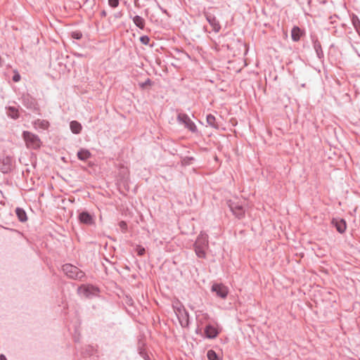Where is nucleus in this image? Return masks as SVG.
Masks as SVG:
<instances>
[{"mask_svg": "<svg viewBox=\"0 0 360 360\" xmlns=\"http://www.w3.org/2000/svg\"><path fill=\"white\" fill-rule=\"evenodd\" d=\"M208 248V236L205 233H200L195 243V252L200 258L206 257V250Z\"/></svg>", "mask_w": 360, "mask_h": 360, "instance_id": "f257e3e1", "label": "nucleus"}, {"mask_svg": "<svg viewBox=\"0 0 360 360\" xmlns=\"http://www.w3.org/2000/svg\"><path fill=\"white\" fill-rule=\"evenodd\" d=\"M63 271L68 277L72 279H81L84 276L83 271L70 264L63 265Z\"/></svg>", "mask_w": 360, "mask_h": 360, "instance_id": "f03ea898", "label": "nucleus"}, {"mask_svg": "<svg viewBox=\"0 0 360 360\" xmlns=\"http://www.w3.org/2000/svg\"><path fill=\"white\" fill-rule=\"evenodd\" d=\"M23 138L26 143V146L28 148H32V149H37L41 146V141L39 138L29 131H24L23 132Z\"/></svg>", "mask_w": 360, "mask_h": 360, "instance_id": "7ed1b4c3", "label": "nucleus"}, {"mask_svg": "<svg viewBox=\"0 0 360 360\" xmlns=\"http://www.w3.org/2000/svg\"><path fill=\"white\" fill-rule=\"evenodd\" d=\"M228 205L236 217L238 219H242L245 217V207L240 202L236 200H229Z\"/></svg>", "mask_w": 360, "mask_h": 360, "instance_id": "20e7f679", "label": "nucleus"}, {"mask_svg": "<svg viewBox=\"0 0 360 360\" xmlns=\"http://www.w3.org/2000/svg\"><path fill=\"white\" fill-rule=\"evenodd\" d=\"M177 120L179 123L184 124V127L193 133L198 131L197 127L190 117L185 113H179L177 115Z\"/></svg>", "mask_w": 360, "mask_h": 360, "instance_id": "39448f33", "label": "nucleus"}, {"mask_svg": "<svg viewBox=\"0 0 360 360\" xmlns=\"http://www.w3.org/2000/svg\"><path fill=\"white\" fill-rule=\"evenodd\" d=\"M212 290L216 292L217 295L222 299H225L229 293L228 288L221 283L213 284Z\"/></svg>", "mask_w": 360, "mask_h": 360, "instance_id": "423d86ee", "label": "nucleus"}, {"mask_svg": "<svg viewBox=\"0 0 360 360\" xmlns=\"http://www.w3.org/2000/svg\"><path fill=\"white\" fill-rule=\"evenodd\" d=\"M176 316L182 326H187L188 325V316L187 312L181 308H177L176 311Z\"/></svg>", "mask_w": 360, "mask_h": 360, "instance_id": "0eeeda50", "label": "nucleus"}, {"mask_svg": "<svg viewBox=\"0 0 360 360\" xmlns=\"http://www.w3.org/2000/svg\"><path fill=\"white\" fill-rule=\"evenodd\" d=\"M206 19L211 25V27H212L213 31H214L215 32H218L220 30V24L215 17L207 15Z\"/></svg>", "mask_w": 360, "mask_h": 360, "instance_id": "6e6552de", "label": "nucleus"}, {"mask_svg": "<svg viewBox=\"0 0 360 360\" xmlns=\"http://www.w3.org/2000/svg\"><path fill=\"white\" fill-rule=\"evenodd\" d=\"M79 221L82 223L86 224H91L94 222L93 218L91 215H90L88 212H83L79 214Z\"/></svg>", "mask_w": 360, "mask_h": 360, "instance_id": "1a4fd4ad", "label": "nucleus"}, {"mask_svg": "<svg viewBox=\"0 0 360 360\" xmlns=\"http://www.w3.org/2000/svg\"><path fill=\"white\" fill-rule=\"evenodd\" d=\"M302 32L298 27L295 26L292 29L291 37L293 41H299L300 39V37H302Z\"/></svg>", "mask_w": 360, "mask_h": 360, "instance_id": "9d476101", "label": "nucleus"}, {"mask_svg": "<svg viewBox=\"0 0 360 360\" xmlns=\"http://www.w3.org/2000/svg\"><path fill=\"white\" fill-rule=\"evenodd\" d=\"M205 333L209 338H214L218 334L217 329L212 326H207L205 328Z\"/></svg>", "mask_w": 360, "mask_h": 360, "instance_id": "9b49d317", "label": "nucleus"}, {"mask_svg": "<svg viewBox=\"0 0 360 360\" xmlns=\"http://www.w3.org/2000/svg\"><path fill=\"white\" fill-rule=\"evenodd\" d=\"M207 123L210 127L215 129L219 128V125L215 117L211 114L207 115Z\"/></svg>", "mask_w": 360, "mask_h": 360, "instance_id": "f8f14e48", "label": "nucleus"}, {"mask_svg": "<svg viewBox=\"0 0 360 360\" xmlns=\"http://www.w3.org/2000/svg\"><path fill=\"white\" fill-rule=\"evenodd\" d=\"M133 22L140 29L143 30L145 27V20L139 16V15H135L133 18Z\"/></svg>", "mask_w": 360, "mask_h": 360, "instance_id": "ddd939ff", "label": "nucleus"}, {"mask_svg": "<svg viewBox=\"0 0 360 360\" xmlns=\"http://www.w3.org/2000/svg\"><path fill=\"white\" fill-rule=\"evenodd\" d=\"M34 125L35 128L46 129L49 126V123L48 121L44 120H37L34 122Z\"/></svg>", "mask_w": 360, "mask_h": 360, "instance_id": "4468645a", "label": "nucleus"}, {"mask_svg": "<svg viewBox=\"0 0 360 360\" xmlns=\"http://www.w3.org/2000/svg\"><path fill=\"white\" fill-rule=\"evenodd\" d=\"M70 129L74 134H79L82 130V125L77 121H72L70 122Z\"/></svg>", "mask_w": 360, "mask_h": 360, "instance_id": "2eb2a0df", "label": "nucleus"}, {"mask_svg": "<svg viewBox=\"0 0 360 360\" xmlns=\"http://www.w3.org/2000/svg\"><path fill=\"white\" fill-rule=\"evenodd\" d=\"M91 156V153L88 150L82 149L77 153V157L81 160H86Z\"/></svg>", "mask_w": 360, "mask_h": 360, "instance_id": "dca6fc26", "label": "nucleus"}, {"mask_svg": "<svg viewBox=\"0 0 360 360\" xmlns=\"http://www.w3.org/2000/svg\"><path fill=\"white\" fill-rule=\"evenodd\" d=\"M15 213L20 221L24 222V221H27V214H26V212L24 211V210H22V208L18 207L15 210Z\"/></svg>", "mask_w": 360, "mask_h": 360, "instance_id": "f3484780", "label": "nucleus"}, {"mask_svg": "<svg viewBox=\"0 0 360 360\" xmlns=\"http://www.w3.org/2000/svg\"><path fill=\"white\" fill-rule=\"evenodd\" d=\"M335 226L340 233H344L346 230V223L344 220L336 221Z\"/></svg>", "mask_w": 360, "mask_h": 360, "instance_id": "a211bd4d", "label": "nucleus"}, {"mask_svg": "<svg viewBox=\"0 0 360 360\" xmlns=\"http://www.w3.org/2000/svg\"><path fill=\"white\" fill-rule=\"evenodd\" d=\"M8 115L13 119L18 117V110L14 107H9L8 108Z\"/></svg>", "mask_w": 360, "mask_h": 360, "instance_id": "6ab92c4d", "label": "nucleus"}, {"mask_svg": "<svg viewBox=\"0 0 360 360\" xmlns=\"http://www.w3.org/2000/svg\"><path fill=\"white\" fill-rule=\"evenodd\" d=\"M90 288H91L88 286H82L79 288L78 292L82 295L87 297L89 295Z\"/></svg>", "mask_w": 360, "mask_h": 360, "instance_id": "aec40b11", "label": "nucleus"}, {"mask_svg": "<svg viewBox=\"0 0 360 360\" xmlns=\"http://www.w3.org/2000/svg\"><path fill=\"white\" fill-rule=\"evenodd\" d=\"M352 22L355 28L356 29L357 32H359L360 35V21L356 17H354L352 19Z\"/></svg>", "mask_w": 360, "mask_h": 360, "instance_id": "412c9836", "label": "nucleus"}, {"mask_svg": "<svg viewBox=\"0 0 360 360\" xmlns=\"http://www.w3.org/2000/svg\"><path fill=\"white\" fill-rule=\"evenodd\" d=\"M207 358L210 360H218L217 355L216 352L213 350H209L207 352Z\"/></svg>", "mask_w": 360, "mask_h": 360, "instance_id": "4be33fe9", "label": "nucleus"}, {"mask_svg": "<svg viewBox=\"0 0 360 360\" xmlns=\"http://www.w3.org/2000/svg\"><path fill=\"white\" fill-rule=\"evenodd\" d=\"M120 0H108L109 5L112 8H116L119 5Z\"/></svg>", "mask_w": 360, "mask_h": 360, "instance_id": "5701e85b", "label": "nucleus"}, {"mask_svg": "<svg viewBox=\"0 0 360 360\" xmlns=\"http://www.w3.org/2000/svg\"><path fill=\"white\" fill-rule=\"evenodd\" d=\"M72 37L74 38V39H79L82 38V34L81 32H74L72 33Z\"/></svg>", "mask_w": 360, "mask_h": 360, "instance_id": "b1692460", "label": "nucleus"}, {"mask_svg": "<svg viewBox=\"0 0 360 360\" xmlns=\"http://www.w3.org/2000/svg\"><path fill=\"white\" fill-rule=\"evenodd\" d=\"M140 41L143 44H148L149 41H150V39H149V38L147 36H143V37H141L140 38Z\"/></svg>", "mask_w": 360, "mask_h": 360, "instance_id": "393cba45", "label": "nucleus"}, {"mask_svg": "<svg viewBox=\"0 0 360 360\" xmlns=\"http://www.w3.org/2000/svg\"><path fill=\"white\" fill-rule=\"evenodd\" d=\"M13 80L15 82H18L20 80V74L18 72H15V74L13 77Z\"/></svg>", "mask_w": 360, "mask_h": 360, "instance_id": "a878e982", "label": "nucleus"}, {"mask_svg": "<svg viewBox=\"0 0 360 360\" xmlns=\"http://www.w3.org/2000/svg\"><path fill=\"white\" fill-rule=\"evenodd\" d=\"M119 226L120 227V229H122V231H125L127 228V225L126 224V222H124V221H122L119 223Z\"/></svg>", "mask_w": 360, "mask_h": 360, "instance_id": "bb28decb", "label": "nucleus"}, {"mask_svg": "<svg viewBox=\"0 0 360 360\" xmlns=\"http://www.w3.org/2000/svg\"><path fill=\"white\" fill-rule=\"evenodd\" d=\"M139 255L141 256L145 253V248L139 246L136 249Z\"/></svg>", "mask_w": 360, "mask_h": 360, "instance_id": "cd10ccee", "label": "nucleus"}, {"mask_svg": "<svg viewBox=\"0 0 360 360\" xmlns=\"http://www.w3.org/2000/svg\"><path fill=\"white\" fill-rule=\"evenodd\" d=\"M233 42H237V43H238V46H239V48H242V47H243V46H244L243 43V42H241V41H239V40H236V41L233 40Z\"/></svg>", "mask_w": 360, "mask_h": 360, "instance_id": "c85d7f7f", "label": "nucleus"}, {"mask_svg": "<svg viewBox=\"0 0 360 360\" xmlns=\"http://www.w3.org/2000/svg\"><path fill=\"white\" fill-rule=\"evenodd\" d=\"M134 6L137 8H139L140 7V5L139 4V0H134Z\"/></svg>", "mask_w": 360, "mask_h": 360, "instance_id": "c756f323", "label": "nucleus"}, {"mask_svg": "<svg viewBox=\"0 0 360 360\" xmlns=\"http://www.w3.org/2000/svg\"><path fill=\"white\" fill-rule=\"evenodd\" d=\"M0 360H7L4 354L0 355Z\"/></svg>", "mask_w": 360, "mask_h": 360, "instance_id": "7c9ffc66", "label": "nucleus"}, {"mask_svg": "<svg viewBox=\"0 0 360 360\" xmlns=\"http://www.w3.org/2000/svg\"><path fill=\"white\" fill-rule=\"evenodd\" d=\"M146 84H150V80L148 79L144 84H142V86Z\"/></svg>", "mask_w": 360, "mask_h": 360, "instance_id": "2f4dec72", "label": "nucleus"}]
</instances>
